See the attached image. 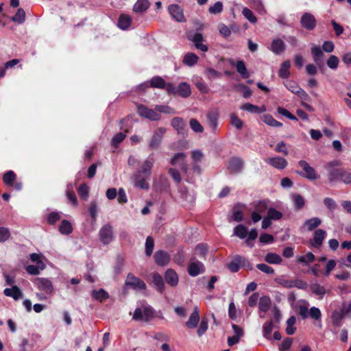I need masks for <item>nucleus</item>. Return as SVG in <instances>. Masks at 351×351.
Here are the masks:
<instances>
[{
	"label": "nucleus",
	"mask_w": 351,
	"mask_h": 351,
	"mask_svg": "<svg viewBox=\"0 0 351 351\" xmlns=\"http://www.w3.org/2000/svg\"><path fill=\"white\" fill-rule=\"evenodd\" d=\"M275 282L282 286L285 288H292V280L285 279L283 276L278 277L275 280Z\"/></svg>",
	"instance_id": "61"
},
{
	"label": "nucleus",
	"mask_w": 351,
	"mask_h": 351,
	"mask_svg": "<svg viewBox=\"0 0 351 351\" xmlns=\"http://www.w3.org/2000/svg\"><path fill=\"white\" fill-rule=\"evenodd\" d=\"M150 86L152 88H160L167 90V84L165 80L160 76L153 77L150 81Z\"/></svg>",
	"instance_id": "27"
},
{
	"label": "nucleus",
	"mask_w": 351,
	"mask_h": 351,
	"mask_svg": "<svg viewBox=\"0 0 351 351\" xmlns=\"http://www.w3.org/2000/svg\"><path fill=\"white\" fill-rule=\"evenodd\" d=\"M30 260L32 262L36 263L38 265H39V267L40 268L41 270H43L46 267L45 264L41 259L40 255L37 253L31 254Z\"/></svg>",
	"instance_id": "58"
},
{
	"label": "nucleus",
	"mask_w": 351,
	"mask_h": 351,
	"mask_svg": "<svg viewBox=\"0 0 351 351\" xmlns=\"http://www.w3.org/2000/svg\"><path fill=\"white\" fill-rule=\"evenodd\" d=\"M306 305H299L296 309L297 313L301 317L302 319H306L308 317V302H306Z\"/></svg>",
	"instance_id": "53"
},
{
	"label": "nucleus",
	"mask_w": 351,
	"mask_h": 351,
	"mask_svg": "<svg viewBox=\"0 0 351 351\" xmlns=\"http://www.w3.org/2000/svg\"><path fill=\"white\" fill-rule=\"evenodd\" d=\"M168 10L171 16L178 22H184L186 21L183 10L178 5H170L168 8Z\"/></svg>",
	"instance_id": "13"
},
{
	"label": "nucleus",
	"mask_w": 351,
	"mask_h": 351,
	"mask_svg": "<svg viewBox=\"0 0 351 351\" xmlns=\"http://www.w3.org/2000/svg\"><path fill=\"white\" fill-rule=\"evenodd\" d=\"M267 216L271 220H280L282 217V213L274 208H269Z\"/></svg>",
	"instance_id": "51"
},
{
	"label": "nucleus",
	"mask_w": 351,
	"mask_h": 351,
	"mask_svg": "<svg viewBox=\"0 0 351 351\" xmlns=\"http://www.w3.org/2000/svg\"><path fill=\"white\" fill-rule=\"evenodd\" d=\"M326 232L322 229H317L314 232L313 239L311 241V245L315 247H319L325 239Z\"/></svg>",
	"instance_id": "16"
},
{
	"label": "nucleus",
	"mask_w": 351,
	"mask_h": 351,
	"mask_svg": "<svg viewBox=\"0 0 351 351\" xmlns=\"http://www.w3.org/2000/svg\"><path fill=\"white\" fill-rule=\"evenodd\" d=\"M199 311L197 307H195L193 313L189 317V320L186 322V326L191 329L196 328L199 322Z\"/></svg>",
	"instance_id": "18"
},
{
	"label": "nucleus",
	"mask_w": 351,
	"mask_h": 351,
	"mask_svg": "<svg viewBox=\"0 0 351 351\" xmlns=\"http://www.w3.org/2000/svg\"><path fill=\"white\" fill-rule=\"evenodd\" d=\"M131 23L132 19L129 15L122 14L119 16L117 25L120 29L123 30L128 29Z\"/></svg>",
	"instance_id": "28"
},
{
	"label": "nucleus",
	"mask_w": 351,
	"mask_h": 351,
	"mask_svg": "<svg viewBox=\"0 0 351 351\" xmlns=\"http://www.w3.org/2000/svg\"><path fill=\"white\" fill-rule=\"evenodd\" d=\"M308 317H310L311 319H315L316 321H320L322 317V313L319 308L315 306L311 307L308 310Z\"/></svg>",
	"instance_id": "54"
},
{
	"label": "nucleus",
	"mask_w": 351,
	"mask_h": 351,
	"mask_svg": "<svg viewBox=\"0 0 351 351\" xmlns=\"http://www.w3.org/2000/svg\"><path fill=\"white\" fill-rule=\"evenodd\" d=\"M149 7V3L147 0H137L136 3L134 5L133 10L135 12H144Z\"/></svg>",
	"instance_id": "33"
},
{
	"label": "nucleus",
	"mask_w": 351,
	"mask_h": 351,
	"mask_svg": "<svg viewBox=\"0 0 351 351\" xmlns=\"http://www.w3.org/2000/svg\"><path fill=\"white\" fill-rule=\"evenodd\" d=\"M77 192L82 199H86L88 196L89 188L86 184H82L77 189Z\"/></svg>",
	"instance_id": "59"
},
{
	"label": "nucleus",
	"mask_w": 351,
	"mask_h": 351,
	"mask_svg": "<svg viewBox=\"0 0 351 351\" xmlns=\"http://www.w3.org/2000/svg\"><path fill=\"white\" fill-rule=\"evenodd\" d=\"M208 322L206 317H204L201 322L200 325L197 330V335L199 337H202L208 330Z\"/></svg>",
	"instance_id": "57"
},
{
	"label": "nucleus",
	"mask_w": 351,
	"mask_h": 351,
	"mask_svg": "<svg viewBox=\"0 0 351 351\" xmlns=\"http://www.w3.org/2000/svg\"><path fill=\"white\" fill-rule=\"evenodd\" d=\"M191 40L194 43L195 46L197 49H198L202 51H208V46L202 44L204 38L201 33H198V32L195 33L193 38Z\"/></svg>",
	"instance_id": "24"
},
{
	"label": "nucleus",
	"mask_w": 351,
	"mask_h": 351,
	"mask_svg": "<svg viewBox=\"0 0 351 351\" xmlns=\"http://www.w3.org/2000/svg\"><path fill=\"white\" fill-rule=\"evenodd\" d=\"M242 14L245 19H247L250 23H255L257 21V18L254 16V13L251 10L247 8H244L242 10Z\"/></svg>",
	"instance_id": "56"
},
{
	"label": "nucleus",
	"mask_w": 351,
	"mask_h": 351,
	"mask_svg": "<svg viewBox=\"0 0 351 351\" xmlns=\"http://www.w3.org/2000/svg\"><path fill=\"white\" fill-rule=\"evenodd\" d=\"M154 165V158H148L143 163L141 169L138 171L136 173H140L141 176L142 174L145 175V177L148 178L151 175V170Z\"/></svg>",
	"instance_id": "19"
},
{
	"label": "nucleus",
	"mask_w": 351,
	"mask_h": 351,
	"mask_svg": "<svg viewBox=\"0 0 351 351\" xmlns=\"http://www.w3.org/2000/svg\"><path fill=\"white\" fill-rule=\"evenodd\" d=\"M230 123L238 130H241L243 125V121L234 114L230 116Z\"/></svg>",
	"instance_id": "64"
},
{
	"label": "nucleus",
	"mask_w": 351,
	"mask_h": 351,
	"mask_svg": "<svg viewBox=\"0 0 351 351\" xmlns=\"http://www.w3.org/2000/svg\"><path fill=\"white\" fill-rule=\"evenodd\" d=\"M167 92L169 95L187 98L191 94V89L190 85L186 82H181L177 87L172 83H167Z\"/></svg>",
	"instance_id": "2"
},
{
	"label": "nucleus",
	"mask_w": 351,
	"mask_h": 351,
	"mask_svg": "<svg viewBox=\"0 0 351 351\" xmlns=\"http://www.w3.org/2000/svg\"><path fill=\"white\" fill-rule=\"evenodd\" d=\"M274 327L273 320L265 322L263 326V335L266 339H271V333Z\"/></svg>",
	"instance_id": "45"
},
{
	"label": "nucleus",
	"mask_w": 351,
	"mask_h": 351,
	"mask_svg": "<svg viewBox=\"0 0 351 351\" xmlns=\"http://www.w3.org/2000/svg\"><path fill=\"white\" fill-rule=\"evenodd\" d=\"M99 237L103 244H109L113 239V230L112 226L109 223L103 226L99 232Z\"/></svg>",
	"instance_id": "7"
},
{
	"label": "nucleus",
	"mask_w": 351,
	"mask_h": 351,
	"mask_svg": "<svg viewBox=\"0 0 351 351\" xmlns=\"http://www.w3.org/2000/svg\"><path fill=\"white\" fill-rule=\"evenodd\" d=\"M154 247V239L149 236L146 239L145 241V254L147 256H151L153 253Z\"/></svg>",
	"instance_id": "50"
},
{
	"label": "nucleus",
	"mask_w": 351,
	"mask_h": 351,
	"mask_svg": "<svg viewBox=\"0 0 351 351\" xmlns=\"http://www.w3.org/2000/svg\"><path fill=\"white\" fill-rule=\"evenodd\" d=\"M254 210L263 214L268 210V202L266 200H260L254 204Z\"/></svg>",
	"instance_id": "47"
},
{
	"label": "nucleus",
	"mask_w": 351,
	"mask_h": 351,
	"mask_svg": "<svg viewBox=\"0 0 351 351\" xmlns=\"http://www.w3.org/2000/svg\"><path fill=\"white\" fill-rule=\"evenodd\" d=\"M296 323V318L295 316H291L287 321L286 332L289 335H292L295 333L296 328L294 325Z\"/></svg>",
	"instance_id": "42"
},
{
	"label": "nucleus",
	"mask_w": 351,
	"mask_h": 351,
	"mask_svg": "<svg viewBox=\"0 0 351 351\" xmlns=\"http://www.w3.org/2000/svg\"><path fill=\"white\" fill-rule=\"evenodd\" d=\"M265 261L269 264L280 265L282 263L281 256L273 252L267 253L265 256Z\"/></svg>",
	"instance_id": "31"
},
{
	"label": "nucleus",
	"mask_w": 351,
	"mask_h": 351,
	"mask_svg": "<svg viewBox=\"0 0 351 351\" xmlns=\"http://www.w3.org/2000/svg\"><path fill=\"white\" fill-rule=\"evenodd\" d=\"M3 293L5 296L11 297L15 300H18L23 295L22 291L16 285L12 286V288L5 289Z\"/></svg>",
	"instance_id": "21"
},
{
	"label": "nucleus",
	"mask_w": 351,
	"mask_h": 351,
	"mask_svg": "<svg viewBox=\"0 0 351 351\" xmlns=\"http://www.w3.org/2000/svg\"><path fill=\"white\" fill-rule=\"evenodd\" d=\"M152 283L158 292L160 293H163L165 290V283L161 275L158 273L154 274L152 276Z\"/></svg>",
	"instance_id": "25"
},
{
	"label": "nucleus",
	"mask_w": 351,
	"mask_h": 351,
	"mask_svg": "<svg viewBox=\"0 0 351 351\" xmlns=\"http://www.w3.org/2000/svg\"><path fill=\"white\" fill-rule=\"evenodd\" d=\"M334 49L335 45L332 41H324L322 45V49L317 45H314L311 48L313 60L318 68L322 69L324 65V53L323 51L327 53H331L333 51Z\"/></svg>",
	"instance_id": "1"
},
{
	"label": "nucleus",
	"mask_w": 351,
	"mask_h": 351,
	"mask_svg": "<svg viewBox=\"0 0 351 351\" xmlns=\"http://www.w3.org/2000/svg\"><path fill=\"white\" fill-rule=\"evenodd\" d=\"M198 59L199 58L196 54L189 52L184 56L182 62L186 66H193L197 62Z\"/></svg>",
	"instance_id": "32"
},
{
	"label": "nucleus",
	"mask_w": 351,
	"mask_h": 351,
	"mask_svg": "<svg viewBox=\"0 0 351 351\" xmlns=\"http://www.w3.org/2000/svg\"><path fill=\"white\" fill-rule=\"evenodd\" d=\"M292 200L294 202V207L296 210H299L304 208L305 205V199L300 194H293Z\"/></svg>",
	"instance_id": "38"
},
{
	"label": "nucleus",
	"mask_w": 351,
	"mask_h": 351,
	"mask_svg": "<svg viewBox=\"0 0 351 351\" xmlns=\"http://www.w3.org/2000/svg\"><path fill=\"white\" fill-rule=\"evenodd\" d=\"M271 304V301L269 296H262L260 298L258 302L259 311L266 313L270 308Z\"/></svg>",
	"instance_id": "30"
},
{
	"label": "nucleus",
	"mask_w": 351,
	"mask_h": 351,
	"mask_svg": "<svg viewBox=\"0 0 351 351\" xmlns=\"http://www.w3.org/2000/svg\"><path fill=\"white\" fill-rule=\"evenodd\" d=\"M16 179V173L10 170L4 173L3 176V181L5 184L10 186Z\"/></svg>",
	"instance_id": "43"
},
{
	"label": "nucleus",
	"mask_w": 351,
	"mask_h": 351,
	"mask_svg": "<svg viewBox=\"0 0 351 351\" xmlns=\"http://www.w3.org/2000/svg\"><path fill=\"white\" fill-rule=\"evenodd\" d=\"M339 63V60L337 56L332 55L329 57V58L326 61L327 66L333 70H335L338 68Z\"/></svg>",
	"instance_id": "55"
},
{
	"label": "nucleus",
	"mask_w": 351,
	"mask_h": 351,
	"mask_svg": "<svg viewBox=\"0 0 351 351\" xmlns=\"http://www.w3.org/2000/svg\"><path fill=\"white\" fill-rule=\"evenodd\" d=\"M165 132L166 129L165 128H158L154 131V134L149 144V147L150 149H156L160 147L162 137Z\"/></svg>",
	"instance_id": "9"
},
{
	"label": "nucleus",
	"mask_w": 351,
	"mask_h": 351,
	"mask_svg": "<svg viewBox=\"0 0 351 351\" xmlns=\"http://www.w3.org/2000/svg\"><path fill=\"white\" fill-rule=\"evenodd\" d=\"M171 126L177 130L178 134L185 137L188 134V128L186 122L181 117H176L171 119Z\"/></svg>",
	"instance_id": "8"
},
{
	"label": "nucleus",
	"mask_w": 351,
	"mask_h": 351,
	"mask_svg": "<svg viewBox=\"0 0 351 351\" xmlns=\"http://www.w3.org/2000/svg\"><path fill=\"white\" fill-rule=\"evenodd\" d=\"M135 185L142 189H149V185L146 182L145 178L142 177L140 173H136L134 176Z\"/></svg>",
	"instance_id": "44"
},
{
	"label": "nucleus",
	"mask_w": 351,
	"mask_h": 351,
	"mask_svg": "<svg viewBox=\"0 0 351 351\" xmlns=\"http://www.w3.org/2000/svg\"><path fill=\"white\" fill-rule=\"evenodd\" d=\"M315 260V255L312 252H308L304 256H298L297 258V262L300 263H304L306 265H308L314 262Z\"/></svg>",
	"instance_id": "41"
},
{
	"label": "nucleus",
	"mask_w": 351,
	"mask_h": 351,
	"mask_svg": "<svg viewBox=\"0 0 351 351\" xmlns=\"http://www.w3.org/2000/svg\"><path fill=\"white\" fill-rule=\"evenodd\" d=\"M291 67V62L290 60L284 61L281 65L280 68L278 71V75L282 79H287L290 75L289 69Z\"/></svg>",
	"instance_id": "29"
},
{
	"label": "nucleus",
	"mask_w": 351,
	"mask_h": 351,
	"mask_svg": "<svg viewBox=\"0 0 351 351\" xmlns=\"http://www.w3.org/2000/svg\"><path fill=\"white\" fill-rule=\"evenodd\" d=\"M262 121L269 126L274 128H278L282 126V123L278 121L274 117L269 114H265L262 117Z\"/></svg>",
	"instance_id": "35"
},
{
	"label": "nucleus",
	"mask_w": 351,
	"mask_h": 351,
	"mask_svg": "<svg viewBox=\"0 0 351 351\" xmlns=\"http://www.w3.org/2000/svg\"><path fill=\"white\" fill-rule=\"evenodd\" d=\"M59 232L64 235H68L73 231L71 223L66 219H63L59 226Z\"/></svg>",
	"instance_id": "36"
},
{
	"label": "nucleus",
	"mask_w": 351,
	"mask_h": 351,
	"mask_svg": "<svg viewBox=\"0 0 351 351\" xmlns=\"http://www.w3.org/2000/svg\"><path fill=\"white\" fill-rule=\"evenodd\" d=\"M91 295L93 298L100 302H103L109 298L108 293L103 289H100L98 291L93 290Z\"/></svg>",
	"instance_id": "37"
},
{
	"label": "nucleus",
	"mask_w": 351,
	"mask_h": 351,
	"mask_svg": "<svg viewBox=\"0 0 351 351\" xmlns=\"http://www.w3.org/2000/svg\"><path fill=\"white\" fill-rule=\"evenodd\" d=\"M243 167V161L242 159L237 157L230 158L228 169L231 173H239Z\"/></svg>",
	"instance_id": "15"
},
{
	"label": "nucleus",
	"mask_w": 351,
	"mask_h": 351,
	"mask_svg": "<svg viewBox=\"0 0 351 351\" xmlns=\"http://www.w3.org/2000/svg\"><path fill=\"white\" fill-rule=\"evenodd\" d=\"M156 264L160 267L166 266L170 261L169 254L164 250H157L154 254Z\"/></svg>",
	"instance_id": "11"
},
{
	"label": "nucleus",
	"mask_w": 351,
	"mask_h": 351,
	"mask_svg": "<svg viewBox=\"0 0 351 351\" xmlns=\"http://www.w3.org/2000/svg\"><path fill=\"white\" fill-rule=\"evenodd\" d=\"M169 174L171 176L173 180L176 184H179L182 181V178L180 172L174 168H169L168 170Z\"/></svg>",
	"instance_id": "63"
},
{
	"label": "nucleus",
	"mask_w": 351,
	"mask_h": 351,
	"mask_svg": "<svg viewBox=\"0 0 351 351\" xmlns=\"http://www.w3.org/2000/svg\"><path fill=\"white\" fill-rule=\"evenodd\" d=\"M188 273L191 276L195 277L205 272V267L200 261L191 262L189 264Z\"/></svg>",
	"instance_id": "12"
},
{
	"label": "nucleus",
	"mask_w": 351,
	"mask_h": 351,
	"mask_svg": "<svg viewBox=\"0 0 351 351\" xmlns=\"http://www.w3.org/2000/svg\"><path fill=\"white\" fill-rule=\"evenodd\" d=\"M298 165L302 169V171H297L296 172L302 177L309 180H315L319 178V176L315 169L311 167L306 160H300L298 162Z\"/></svg>",
	"instance_id": "3"
},
{
	"label": "nucleus",
	"mask_w": 351,
	"mask_h": 351,
	"mask_svg": "<svg viewBox=\"0 0 351 351\" xmlns=\"http://www.w3.org/2000/svg\"><path fill=\"white\" fill-rule=\"evenodd\" d=\"M265 161L267 164L270 165L271 166L278 169H284L288 165V162L286 159L279 156L268 158L265 159Z\"/></svg>",
	"instance_id": "14"
},
{
	"label": "nucleus",
	"mask_w": 351,
	"mask_h": 351,
	"mask_svg": "<svg viewBox=\"0 0 351 351\" xmlns=\"http://www.w3.org/2000/svg\"><path fill=\"white\" fill-rule=\"evenodd\" d=\"M165 280L171 287H176L178 283V276L172 269H168L165 274Z\"/></svg>",
	"instance_id": "20"
},
{
	"label": "nucleus",
	"mask_w": 351,
	"mask_h": 351,
	"mask_svg": "<svg viewBox=\"0 0 351 351\" xmlns=\"http://www.w3.org/2000/svg\"><path fill=\"white\" fill-rule=\"evenodd\" d=\"M234 234L240 239H244L247 235V228L242 224H239L234 228Z\"/></svg>",
	"instance_id": "49"
},
{
	"label": "nucleus",
	"mask_w": 351,
	"mask_h": 351,
	"mask_svg": "<svg viewBox=\"0 0 351 351\" xmlns=\"http://www.w3.org/2000/svg\"><path fill=\"white\" fill-rule=\"evenodd\" d=\"M137 113L141 117H145L151 121H158L161 118L160 114L143 104H139L137 106Z\"/></svg>",
	"instance_id": "5"
},
{
	"label": "nucleus",
	"mask_w": 351,
	"mask_h": 351,
	"mask_svg": "<svg viewBox=\"0 0 351 351\" xmlns=\"http://www.w3.org/2000/svg\"><path fill=\"white\" fill-rule=\"evenodd\" d=\"M206 118L210 128L213 131H215L218 125L219 114L217 112L214 111L208 112L206 114Z\"/></svg>",
	"instance_id": "26"
},
{
	"label": "nucleus",
	"mask_w": 351,
	"mask_h": 351,
	"mask_svg": "<svg viewBox=\"0 0 351 351\" xmlns=\"http://www.w3.org/2000/svg\"><path fill=\"white\" fill-rule=\"evenodd\" d=\"M346 315H347L345 313L343 309L340 312H333L331 316L332 324L337 327L340 326L341 325L342 319Z\"/></svg>",
	"instance_id": "34"
},
{
	"label": "nucleus",
	"mask_w": 351,
	"mask_h": 351,
	"mask_svg": "<svg viewBox=\"0 0 351 351\" xmlns=\"http://www.w3.org/2000/svg\"><path fill=\"white\" fill-rule=\"evenodd\" d=\"M321 223L322 221L319 218L313 217L306 220L304 225L307 227V230L308 231H312L313 230L319 226Z\"/></svg>",
	"instance_id": "40"
},
{
	"label": "nucleus",
	"mask_w": 351,
	"mask_h": 351,
	"mask_svg": "<svg viewBox=\"0 0 351 351\" xmlns=\"http://www.w3.org/2000/svg\"><path fill=\"white\" fill-rule=\"evenodd\" d=\"M346 170L343 169H332L328 174V178L330 182H333L336 180L340 179L341 182L343 181L344 173Z\"/></svg>",
	"instance_id": "23"
},
{
	"label": "nucleus",
	"mask_w": 351,
	"mask_h": 351,
	"mask_svg": "<svg viewBox=\"0 0 351 351\" xmlns=\"http://www.w3.org/2000/svg\"><path fill=\"white\" fill-rule=\"evenodd\" d=\"M310 289L314 294L319 295L320 298H322L326 293L325 288L317 283L311 285Z\"/></svg>",
	"instance_id": "46"
},
{
	"label": "nucleus",
	"mask_w": 351,
	"mask_h": 351,
	"mask_svg": "<svg viewBox=\"0 0 351 351\" xmlns=\"http://www.w3.org/2000/svg\"><path fill=\"white\" fill-rule=\"evenodd\" d=\"M241 109L247 111L250 113L257 114L259 112V106H255L250 103H245L241 106Z\"/></svg>",
	"instance_id": "60"
},
{
	"label": "nucleus",
	"mask_w": 351,
	"mask_h": 351,
	"mask_svg": "<svg viewBox=\"0 0 351 351\" xmlns=\"http://www.w3.org/2000/svg\"><path fill=\"white\" fill-rule=\"evenodd\" d=\"M12 21L22 24L25 21V12L23 8H19L14 16L12 17Z\"/></svg>",
	"instance_id": "48"
},
{
	"label": "nucleus",
	"mask_w": 351,
	"mask_h": 351,
	"mask_svg": "<svg viewBox=\"0 0 351 351\" xmlns=\"http://www.w3.org/2000/svg\"><path fill=\"white\" fill-rule=\"evenodd\" d=\"M11 236L10 230L8 228L0 227V243L8 240Z\"/></svg>",
	"instance_id": "62"
},
{
	"label": "nucleus",
	"mask_w": 351,
	"mask_h": 351,
	"mask_svg": "<svg viewBox=\"0 0 351 351\" xmlns=\"http://www.w3.org/2000/svg\"><path fill=\"white\" fill-rule=\"evenodd\" d=\"M237 71L241 75L243 79H247L250 77L249 72L245 66L243 60L237 61L236 64Z\"/></svg>",
	"instance_id": "39"
},
{
	"label": "nucleus",
	"mask_w": 351,
	"mask_h": 351,
	"mask_svg": "<svg viewBox=\"0 0 351 351\" xmlns=\"http://www.w3.org/2000/svg\"><path fill=\"white\" fill-rule=\"evenodd\" d=\"M300 24L304 29L311 31L315 28L317 21L312 14L305 12L301 17Z\"/></svg>",
	"instance_id": "10"
},
{
	"label": "nucleus",
	"mask_w": 351,
	"mask_h": 351,
	"mask_svg": "<svg viewBox=\"0 0 351 351\" xmlns=\"http://www.w3.org/2000/svg\"><path fill=\"white\" fill-rule=\"evenodd\" d=\"M124 285L134 290H145L147 288L145 282L132 273H129L127 275Z\"/></svg>",
	"instance_id": "4"
},
{
	"label": "nucleus",
	"mask_w": 351,
	"mask_h": 351,
	"mask_svg": "<svg viewBox=\"0 0 351 351\" xmlns=\"http://www.w3.org/2000/svg\"><path fill=\"white\" fill-rule=\"evenodd\" d=\"M34 285L40 291L51 295L53 292V286L51 281L45 278H36L34 281Z\"/></svg>",
	"instance_id": "6"
},
{
	"label": "nucleus",
	"mask_w": 351,
	"mask_h": 351,
	"mask_svg": "<svg viewBox=\"0 0 351 351\" xmlns=\"http://www.w3.org/2000/svg\"><path fill=\"white\" fill-rule=\"evenodd\" d=\"M270 50L274 53L278 55L285 50V44L280 38L274 39L271 42Z\"/></svg>",
	"instance_id": "22"
},
{
	"label": "nucleus",
	"mask_w": 351,
	"mask_h": 351,
	"mask_svg": "<svg viewBox=\"0 0 351 351\" xmlns=\"http://www.w3.org/2000/svg\"><path fill=\"white\" fill-rule=\"evenodd\" d=\"M189 125L192 130L195 132L202 133L204 131L203 126L196 119H191L189 121Z\"/></svg>",
	"instance_id": "52"
},
{
	"label": "nucleus",
	"mask_w": 351,
	"mask_h": 351,
	"mask_svg": "<svg viewBox=\"0 0 351 351\" xmlns=\"http://www.w3.org/2000/svg\"><path fill=\"white\" fill-rule=\"evenodd\" d=\"M186 155L184 153L179 152L176 153L171 158L170 163L171 165H176L178 161H180V168L184 172H186L188 170V165L185 162V158Z\"/></svg>",
	"instance_id": "17"
}]
</instances>
